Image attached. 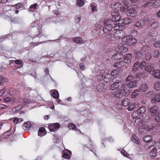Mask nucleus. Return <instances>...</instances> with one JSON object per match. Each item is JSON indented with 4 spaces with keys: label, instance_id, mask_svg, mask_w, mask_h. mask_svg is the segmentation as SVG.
<instances>
[{
    "label": "nucleus",
    "instance_id": "obj_21",
    "mask_svg": "<svg viewBox=\"0 0 160 160\" xmlns=\"http://www.w3.org/2000/svg\"><path fill=\"white\" fill-rule=\"evenodd\" d=\"M96 90L98 92H101L104 89V84L102 83H100L97 87Z\"/></svg>",
    "mask_w": 160,
    "mask_h": 160
},
{
    "label": "nucleus",
    "instance_id": "obj_55",
    "mask_svg": "<svg viewBox=\"0 0 160 160\" xmlns=\"http://www.w3.org/2000/svg\"><path fill=\"white\" fill-rule=\"evenodd\" d=\"M63 158L68 159L70 158L69 155L67 152H64L62 155Z\"/></svg>",
    "mask_w": 160,
    "mask_h": 160
},
{
    "label": "nucleus",
    "instance_id": "obj_2",
    "mask_svg": "<svg viewBox=\"0 0 160 160\" xmlns=\"http://www.w3.org/2000/svg\"><path fill=\"white\" fill-rule=\"evenodd\" d=\"M137 7L136 5H132L128 8L127 13L128 16L134 18L137 16Z\"/></svg>",
    "mask_w": 160,
    "mask_h": 160
},
{
    "label": "nucleus",
    "instance_id": "obj_57",
    "mask_svg": "<svg viewBox=\"0 0 160 160\" xmlns=\"http://www.w3.org/2000/svg\"><path fill=\"white\" fill-rule=\"evenodd\" d=\"M121 153L123 156L125 157H128L129 156V154L124 150H122L121 152Z\"/></svg>",
    "mask_w": 160,
    "mask_h": 160
},
{
    "label": "nucleus",
    "instance_id": "obj_30",
    "mask_svg": "<svg viewBox=\"0 0 160 160\" xmlns=\"http://www.w3.org/2000/svg\"><path fill=\"white\" fill-rule=\"evenodd\" d=\"M139 113L140 115L141 114L144 113L146 111V108L144 106H142L140 107L137 110Z\"/></svg>",
    "mask_w": 160,
    "mask_h": 160
},
{
    "label": "nucleus",
    "instance_id": "obj_10",
    "mask_svg": "<svg viewBox=\"0 0 160 160\" xmlns=\"http://www.w3.org/2000/svg\"><path fill=\"white\" fill-rule=\"evenodd\" d=\"M132 58V55L131 54H128L124 58V62L125 63H128L131 62Z\"/></svg>",
    "mask_w": 160,
    "mask_h": 160
},
{
    "label": "nucleus",
    "instance_id": "obj_44",
    "mask_svg": "<svg viewBox=\"0 0 160 160\" xmlns=\"http://www.w3.org/2000/svg\"><path fill=\"white\" fill-rule=\"evenodd\" d=\"M152 57L151 54L150 53L147 52L145 54V59L147 60H149Z\"/></svg>",
    "mask_w": 160,
    "mask_h": 160
},
{
    "label": "nucleus",
    "instance_id": "obj_7",
    "mask_svg": "<svg viewBox=\"0 0 160 160\" xmlns=\"http://www.w3.org/2000/svg\"><path fill=\"white\" fill-rule=\"evenodd\" d=\"M112 93L115 97L117 98H120L124 95V93L122 89H117L113 92Z\"/></svg>",
    "mask_w": 160,
    "mask_h": 160
},
{
    "label": "nucleus",
    "instance_id": "obj_18",
    "mask_svg": "<svg viewBox=\"0 0 160 160\" xmlns=\"http://www.w3.org/2000/svg\"><path fill=\"white\" fill-rule=\"evenodd\" d=\"M134 53L135 58L138 59H140L143 56V54L141 52L136 51H134Z\"/></svg>",
    "mask_w": 160,
    "mask_h": 160
},
{
    "label": "nucleus",
    "instance_id": "obj_34",
    "mask_svg": "<svg viewBox=\"0 0 160 160\" xmlns=\"http://www.w3.org/2000/svg\"><path fill=\"white\" fill-rule=\"evenodd\" d=\"M8 81V79L4 77H0V85L4 84L5 82H6Z\"/></svg>",
    "mask_w": 160,
    "mask_h": 160
},
{
    "label": "nucleus",
    "instance_id": "obj_17",
    "mask_svg": "<svg viewBox=\"0 0 160 160\" xmlns=\"http://www.w3.org/2000/svg\"><path fill=\"white\" fill-rule=\"evenodd\" d=\"M154 69V68L152 65L150 64L146 66L145 68V70L148 72H151L153 71Z\"/></svg>",
    "mask_w": 160,
    "mask_h": 160
},
{
    "label": "nucleus",
    "instance_id": "obj_3",
    "mask_svg": "<svg viewBox=\"0 0 160 160\" xmlns=\"http://www.w3.org/2000/svg\"><path fill=\"white\" fill-rule=\"evenodd\" d=\"M123 40H125L127 45L129 46L135 44L137 42V40L132 36H128L122 38Z\"/></svg>",
    "mask_w": 160,
    "mask_h": 160
},
{
    "label": "nucleus",
    "instance_id": "obj_1",
    "mask_svg": "<svg viewBox=\"0 0 160 160\" xmlns=\"http://www.w3.org/2000/svg\"><path fill=\"white\" fill-rule=\"evenodd\" d=\"M105 25L103 28V31L105 33H110L113 29L117 30L120 28L119 24L117 22H114L111 20L106 19L104 22Z\"/></svg>",
    "mask_w": 160,
    "mask_h": 160
},
{
    "label": "nucleus",
    "instance_id": "obj_60",
    "mask_svg": "<svg viewBox=\"0 0 160 160\" xmlns=\"http://www.w3.org/2000/svg\"><path fill=\"white\" fill-rule=\"evenodd\" d=\"M15 63L17 65H20L23 63L22 61L20 60H16L14 61Z\"/></svg>",
    "mask_w": 160,
    "mask_h": 160
},
{
    "label": "nucleus",
    "instance_id": "obj_19",
    "mask_svg": "<svg viewBox=\"0 0 160 160\" xmlns=\"http://www.w3.org/2000/svg\"><path fill=\"white\" fill-rule=\"evenodd\" d=\"M152 101L153 102V101L157 102H160V94H156L154 95V97L152 99Z\"/></svg>",
    "mask_w": 160,
    "mask_h": 160
},
{
    "label": "nucleus",
    "instance_id": "obj_63",
    "mask_svg": "<svg viewBox=\"0 0 160 160\" xmlns=\"http://www.w3.org/2000/svg\"><path fill=\"white\" fill-rule=\"evenodd\" d=\"M108 33L105 35L104 37L107 39H109L110 38L112 37L111 33Z\"/></svg>",
    "mask_w": 160,
    "mask_h": 160
},
{
    "label": "nucleus",
    "instance_id": "obj_11",
    "mask_svg": "<svg viewBox=\"0 0 160 160\" xmlns=\"http://www.w3.org/2000/svg\"><path fill=\"white\" fill-rule=\"evenodd\" d=\"M148 88V85L145 83H142L141 84L139 88L140 92H145Z\"/></svg>",
    "mask_w": 160,
    "mask_h": 160
},
{
    "label": "nucleus",
    "instance_id": "obj_24",
    "mask_svg": "<svg viewBox=\"0 0 160 160\" xmlns=\"http://www.w3.org/2000/svg\"><path fill=\"white\" fill-rule=\"evenodd\" d=\"M132 22V19L127 17L122 19V22L124 23L125 24H129Z\"/></svg>",
    "mask_w": 160,
    "mask_h": 160
},
{
    "label": "nucleus",
    "instance_id": "obj_47",
    "mask_svg": "<svg viewBox=\"0 0 160 160\" xmlns=\"http://www.w3.org/2000/svg\"><path fill=\"white\" fill-rule=\"evenodd\" d=\"M119 73V70L118 69L114 70L112 71L111 72V74L112 76L117 75Z\"/></svg>",
    "mask_w": 160,
    "mask_h": 160
},
{
    "label": "nucleus",
    "instance_id": "obj_4",
    "mask_svg": "<svg viewBox=\"0 0 160 160\" xmlns=\"http://www.w3.org/2000/svg\"><path fill=\"white\" fill-rule=\"evenodd\" d=\"M111 15L112 17V21L115 22L119 20L120 16L119 14L118 10H112L111 12Z\"/></svg>",
    "mask_w": 160,
    "mask_h": 160
},
{
    "label": "nucleus",
    "instance_id": "obj_35",
    "mask_svg": "<svg viewBox=\"0 0 160 160\" xmlns=\"http://www.w3.org/2000/svg\"><path fill=\"white\" fill-rule=\"evenodd\" d=\"M51 95L53 98L56 99L58 98L59 96V94L57 91L53 92Z\"/></svg>",
    "mask_w": 160,
    "mask_h": 160
},
{
    "label": "nucleus",
    "instance_id": "obj_64",
    "mask_svg": "<svg viewBox=\"0 0 160 160\" xmlns=\"http://www.w3.org/2000/svg\"><path fill=\"white\" fill-rule=\"evenodd\" d=\"M90 7H91V9L92 12H94L97 11L95 5L91 4L90 5Z\"/></svg>",
    "mask_w": 160,
    "mask_h": 160
},
{
    "label": "nucleus",
    "instance_id": "obj_50",
    "mask_svg": "<svg viewBox=\"0 0 160 160\" xmlns=\"http://www.w3.org/2000/svg\"><path fill=\"white\" fill-rule=\"evenodd\" d=\"M48 128L50 131L51 132H55V131H56V129L54 127L52 124L49 125L48 126Z\"/></svg>",
    "mask_w": 160,
    "mask_h": 160
},
{
    "label": "nucleus",
    "instance_id": "obj_54",
    "mask_svg": "<svg viewBox=\"0 0 160 160\" xmlns=\"http://www.w3.org/2000/svg\"><path fill=\"white\" fill-rule=\"evenodd\" d=\"M159 53L158 51H155L153 52V56L155 58H157L158 57Z\"/></svg>",
    "mask_w": 160,
    "mask_h": 160
},
{
    "label": "nucleus",
    "instance_id": "obj_37",
    "mask_svg": "<svg viewBox=\"0 0 160 160\" xmlns=\"http://www.w3.org/2000/svg\"><path fill=\"white\" fill-rule=\"evenodd\" d=\"M154 86L155 90L157 91L160 90V82H156L154 84Z\"/></svg>",
    "mask_w": 160,
    "mask_h": 160
},
{
    "label": "nucleus",
    "instance_id": "obj_40",
    "mask_svg": "<svg viewBox=\"0 0 160 160\" xmlns=\"http://www.w3.org/2000/svg\"><path fill=\"white\" fill-rule=\"evenodd\" d=\"M125 5L124 6L121 7L120 9L122 11L124 12H126L127 11L128 12V9L129 8L128 6V5L127 4H125Z\"/></svg>",
    "mask_w": 160,
    "mask_h": 160
},
{
    "label": "nucleus",
    "instance_id": "obj_32",
    "mask_svg": "<svg viewBox=\"0 0 160 160\" xmlns=\"http://www.w3.org/2000/svg\"><path fill=\"white\" fill-rule=\"evenodd\" d=\"M139 92H140L139 89L135 90L132 93L131 95L132 97L133 98H135L138 95Z\"/></svg>",
    "mask_w": 160,
    "mask_h": 160
},
{
    "label": "nucleus",
    "instance_id": "obj_6",
    "mask_svg": "<svg viewBox=\"0 0 160 160\" xmlns=\"http://www.w3.org/2000/svg\"><path fill=\"white\" fill-rule=\"evenodd\" d=\"M116 52L122 53L127 52L128 49L127 48L124 47L122 44H119L116 48Z\"/></svg>",
    "mask_w": 160,
    "mask_h": 160
},
{
    "label": "nucleus",
    "instance_id": "obj_45",
    "mask_svg": "<svg viewBox=\"0 0 160 160\" xmlns=\"http://www.w3.org/2000/svg\"><path fill=\"white\" fill-rule=\"evenodd\" d=\"M160 6V0H156L153 3V7L156 8Z\"/></svg>",
    "mask_w": 160,
    "mask_h": 160
},
{
    "label": "nucleus",
    "instance_id": "obj_61",
    "mask_svg": "<svg viewBox=\"0 0 160 160\" xmlns=\"http://www.w3.org/2000/svg\"><path fill=\"white\" fill-rule=\"evenodd\" d=\"M75 19L78 22H79L81 20V17L80 15H78L76 16L75 18Z\"/></svg>",
    "mask_w": 160,
    "mask_h": 160
},
{
    "label": "nucleus",
    "instance_id": "obj_5",
    "mask_svg": "<svg viewBox=\"0 0 160 160\" xmlns=\"http://www.w3.org/2000/svg\"><path fill=\"white\" fill-rule=\"evenodd\" d=\"M120 28L116 31L114 33L113 37L116 39H120L125 35L124 32L120 30Z\"/></svg>",
    "mask_w": 160,
    "mask_h": 160
},
{
    "label": "nucleus",
    "instance_id": "obj_38",
    "mask_svg": "<svg viewBox=\"0 0 160 160\" xmlns=\"http://www.w3.org/2000/svg\"><path fill=\"white\" fill-rule=\"evenodd\" d=\"M110 77V74H107L105 75L104 78L103 80L105 82H108L110 80V78L109 77Z\"/></svg>",
    "mask_w": 160,
    "mask_h": 160
},
{
    "label": "nucleus",
    "instance_id": "obj_41",
    "mask_svg": "<svg viewBox=\"0 0 160 160\" xmlns=\"http://www.w3.org/2000/svg\"><path fill=\"white\" fill-rule=\"evenodd\" d=\"M149 20V18L146 17L144 19L141 20V22H142V26L144 25Z\"/></svg>",
    "mask_w": 160,
    "mask_h": 160
},
{
    "label": "nucleus",
    "instance_id": "obj_12",
    "mask_svg": "<svg viewBox=\"0 0 160 160\" xmlns=\"http://www.w3.org/2000/svg\"><path fill=\"white\" fill-rule=\"evenodd\" d=\"M139 106V103L138 102H135L134 103H131L128 107V110L129 111L133 110L136 107L138 108Z\"/></svg>",
    "mask_w": 160,
    "mask_h": 160
},
{
    "label": "nucleus",
    "instance_id": "obj_52",
    "mask_svg": "<svg viewBox=\"0 0 160 160\" xmlns=\"http://www.w3.org/2000/svg\"><path fill=\"white\" fill-rule=\"evenodd\" d=\"M102 26V25L100 23H97L95 25L94 29L96 30L100 29Z\"/></svg>",
    "mask_w": 160,
    "mask_h": 160
},
{
    "label": "nucleus",
    "instance_id": "obj_39",
    "mask_svg": "<svg viewBox=\"0 0 160 160\" xmlns=\"http://www.w3.org/2000/svg\"><path fill=\"white\" fill-rule=\"evenodd\" d=\"M139 112L138 111L134 112L131 114V116L133 118H138L139 115Z\"/></svg>",
    "mask_w": 160,
    "mask_h": 160
},
{
    "label": "nucleus",
    "instance_id": "obj_23",
    "mask_svg": "<svg viewBox=\"0 0 160 160\" xmlns=\"http://www.w3.org/2000/svg\"><path fill=\"white\" fill-rule=\"evenodd\" d=\"M131 140L132 141L136 144H139L140 142L139 140V139L134 135H132Z\"/></svg>",
    "mask_w": 160,
    "mask_h": 160
},
{
    "label": "nucleus",
    "instance_id": "obj_13",
    "mask_svg": "<svg viewBox=\"0 0 160 160\" xmlns=\"http://www.w3.org/2000/svg\"><path fill=\"white\" fill-rule=\"evenodd\" d=\"M121 4L119 3L113 2L111 4L110 7L112 10H118Z\"/></svg>",
    "mask_w": 160,
    "mask_h": 160
},
{
    "label": "nucleus",
    "instance_id": "obj_26",
    "mask_svg": "<svg viewBox=\"0 0 160 160\" xmlns=\"http://www.w3.org/2000/svg\"><path fill=\"white\" fill-rule=\"evenodd\" d=\"M130 102V100L128 98L124 99L122 102V104L124 107H126Z\"/></svg>",
    "mask_w": 160,
    "mask_h": 160
},
{
    "label": "nucleus",
    "instance_id": "obj_49",
    "mask_svg": "<svg viewBox=\"0 0 160 160\" xmlns=\"http://www.w3.org/2000/svg\"><path fill=\"white\" fill-rule=\"evenodd\" d=\"M54 127L56 129V131L58 130L60 128V125L58 123H55L54 124H52Z\"/></svg>",
    "mask_w": 160,
    "mask_h": 160
},
{
    "label": "nucleus",
    "instance_id": "obj_8",
    "mask_svg": "<svg viewBox=\"0 0 160 160\" xmlns=\"http://www.w3.org/2000/svg\"><path fill=\"white\" fill-rule=\"evenodd\" d=\"M123 57V54L122 53L116 52L112 56V59L113 60H119L121 59Z\"/></svg>",
    "mask_w": 160,
    "mask_h": 160
},
{
    "label": "nucleus",
    "instance_id": "obj_56",
    "mask_svg": "<svg viewBox=\"0 0 160 160\" xmlns=\"http://www.w3.org/2000/svg\"><path fill=\"white\" fill-rule=\"evenodd\" d=\"M68 127L69 128H71L73 130H75L76 128V126L72 123L69 124Z\"/></svg>",
    "mask_w": 160,
    "mask_h": 160
},
{
    "label": "nucleus",
    "instance_id": "obj_27",
    "mask_svg": "<svg viewBox=\"0 0 160 160\" xmlns=\"http://www.w3.org/2000/svg\"><path fill=\"white\" fill-rule=\"evenodd\" d=\"M73 41L78 44H82L83 43V40L80 37L74 38H73Z\"/></svg>",
    "mask_w": 160,
    "mask_h": 160
},
{
    "label": "nucleus",
    "instance_id": "obj_22",
    "mask_svg": "<svg viewBox=\"0 0 160 160\" xmlns=\"http://www.w3.org/2000/svg\"><path fill=\"white\" fill-rule=\"evenodd\" d=\"M153 76L156 78H159L160 77V70H156L153 71L152 73Z\"/></svg>",
    "mask_w": 160,
    "mask_h": 160
},
{
    "label": "nucleus",
    "instance_id": "obj_59",
    "mask_svg": "<svg viewBox=\"0 0 160 160\" xmlns=\"http://www.w3.org/2000/svg\"><path fill=\"white\" fill-rule=\"evenodd\" d=\"M131 36H137L138 34V31L136 30H133L131 32Z\"/></svg>",
    "mask_w": 160,
    "mask_h": 160
},
{
    "label": "nucleus",
    "instance_id": "obj_20",
    "mask_svg": "<svg viewBox=\"0 0 160 160\" xmlns=\"http://www.w3.org/2000/svg\"><path fill=\"white\" fill-rule=\"evenodd\" d=\"M46 134V132L45 131V129L43 128H39L38 135L39 136L42 137Z\"/></svg>",
    "mask_w": 160,
    "mask_h": 160
},
{
    "label": "nucleus",
    "instance_id": "obj_14",
    "mask_svg": "<svg viewBox=\"0 0 160 160\" xmlns=\"http://www.w3.org/2000/svg\"><path fill=\"white\" fill-rule=\"evenodd\" d=\"M119 86V84L118 81H116L112 84L110 87V89L112 90H114L117 88Z\"/></svg>",
    "mask_w": 160,
    "mask_h": 160
},
{
    "label": "nucleus",
    "instance_id": "obj_51",
    "mask_svg": "<svg viewBox=\"0 0 160 160\" xmlns=\"http://www.w3.org/2000/svg\"><path fill=\"white\" fill-rule=\"evenodd\" d=\"M146 65V62L145 61L142 62L141 63H139V67L142 69H145Z\"/></svg>",
    "mask_w": 160,
    "mask_h": 160
},
{
    "label": "nucleus",
    "instance_id": "obj_62",
    "mask_svg": "<svg viewBox=\"0 0 160 160\" xmlns=\"http://www.w3.org/2000/svg\"><path fill=\"white\" fill-rule=\"evenodd\" d=\"M22 3L20 2L18 3L15 5L16 8L18 9L21 8L22 7Z\"/></svg>",
    "mask_w": 160,
    "mask_h": 160
},
{
    "label": "nucleus",
    "instance_id": "obj_46",
    "mask_svg": "<svg viewBox=\"0 0 160 160\" xmlns=\"http://www.w3.org/2000/svg\"><path fill=\"white\" fill-rule=\"evenodd\" d=\"M159 23L158 21H155L151 24V26L153 28H157L159 25Z\"/></svg>",
    "mask_w": 160,
    "mask_h": 160
},
{
    "label": "nucleus",
    "instance_id": "obj_33",
    "mask_svg": "<svg viewBox=\"0 0 160 160\" xmlns=\"http://www.w3.org/2000/svg\"><path fill=\"white\" fill-rule=\"evenodd\" d=\"M20 102L22 103H25L28 104L31 102V100L27 98L21 99H20Z\"/></svg>",
    "mask_w": 160,
    "mask_h": 160
},
{
    "label": "nucleus",
    "instance_id": "obj_36",
    "mask_svg": "<svg viewBox=\"0 0 160 160\" xmlns=\"http://www.w3.org/2000/svg\"><path fill=\"white\" fill-rule=\"evenodd\" d=\"M38 4L37 3H35L33 4L32 5L30 6L29 10L31 11L34 12L35 9L36 8V7Z\"/></svg>",
    "mask_w": 160,
    "mask_h": 160
},
{
    "label": "nucleus",
    "instance_id": "obj_28",
    "mask_svg": "<svg viewBox=\"0 0 160 160\" xmlns=\"http://www.w3.org/2000/svg\"><path fill=\"white\" fill-rule=\"evenodd\" d=\"M152 137L150 135H146L144 137L143 140L146 142H149L152 139Z\"/></svg>",
    "mask_w": 160,
    "mask_h": 160
},
{
    "label": "nucleus",
    "instance_id": "obj_25",
    "mask_svg": "<svg viewBox=\"0 0 160 160\" xmlns=\"http://www.w3.org/2000/svg\"><path fill=\"white\" fill-rule=\"evenodd\" d=\"M136 81H131L128 83L127 86L129 88H132L136 86Z\"/></svg>",
    "mask_w": 160,
    "mask_h": 160
},
{
    "label": "nucleus",
    "instance_id": "obj_16",
    "mask_svg": "<svg viewBox=\"0 0 160 160\" xmlns=\"http://www.w3.org/2000/svg\"><path fill=\"white\" fill-rule=\"evenodd\" d=\"M155 123L158 127H160V114L156 115L154 118Z\"/></svg>",
    "mask_w": 160,
    "mask_h": 160
},
{
    "label": "nucleus",
    "instance_id": "obj_58",
    "mask_svg": "<svg viewBox=\"0 0 160 160\" xmlns=\"http://www.w3.org/2000/svg\"><path fill=\"white\" fill-rule=\"evenodd\" d=\"M133 78L132 75H128L126 79V81L128 82L130 80H132Z\"/></svg>",
    "mask_w": 160,
    "mask_h": 160
},
{
    "label": "nucleus",
    "instance_id": "obj_43",
    "mask_svg": "<svg viewBox=\"0 0 160 160\" xmlns=\"http://www.w3.org/2000/svg\"><path fill=\"white\" fill-rule=\"evenodd\" d=\"M122 91L124 93L123 96H126V95H128L129 93V90L127 87L124 88Z\"/></svg>",
    "mask_w": 160,
    "mask_h": 160
},
{
    "label": "nucleus",
    "instance_id": "obj_31",
    "mask_svg": "<svg viewBox=\"0 0 160 160\" xmlns=\"http://www.w3.org/2000/svg\"><path fill=\"white\" fill-rule=\"evenodd\" d=\"M139 67V62H135L133 66L132 70L135 71H137Z\"/></svg>",
    "mask_w": 160,
    "mask_h": 160
},
{
    "label": "nucleus",
    "instance_id": "obj_42",
    "mask_svg": "<svg viewBox=\"0 0 160 160\" xmlns=\"http://www.w3.org/2000/svg\"><path fill=\"white\" fill-rule=\"evenodd\" d=\"M31 122L29 121H27L26 122H25L23 125V127L26 128H28L31 127Z\"/></svg>",
    "mask_w": 160,
    "mask_h": 160
},
{
    "label": "nucleus",
    "instance_id": "obj_53",
    "mask_svg": "<svg viewBox=\"0 0 160 160\" xmlns=\"http://www.w3.org/2000/svg\"><path fill=\"white\" fill-rule=\"evenodd\" d=\"M142 26V22H141V20L140 21L137 22L135 24L134 26V27H139L140 26Z\"/></svg>",
    "mask_w": 160,
    "mask_h": 160
},
{
    "label": "nucleus",
    "instance_id": "obj_9",
    "mask_svg": "<svg viewBox=\"0 0 160 160\" xmlns=\"http://www.w3.org/2000/svg\"><path fill=\"white\" fill-rule=\"evenodd\" d=\"M158 110V107L154 106L150 108L149 111L151 115L153 116L157 113Z\"/></svg>",
    "mask_w": 160,
    "mask_h": 160
},
{
    "label": "nucleus",
    "instance_id": "obj_48",
    "mask_svg": "<svg viewBox=\"0 0 160 160\" xmlns=\"http://www.w3.org/2000/svg\"><path fill=\"white\" fill-rule=\"evenodd\" d=\"M84 2L83 0H77V4L79 6L81 7L84 5Z\"/></svg>",
    "mask_w": 160,
    "mask_h": 160
},
{
    "label": "nucleus",
    "instance_id": "obj_15",
    "mask_svg": "<svg viewBox=\"0 0 160 160\" xmlns=\"http://www.w3.org/2000/svg\"><path fill=\"white\" fill-rule=\"evenodd\" d=\"M155 1L156 0H143V2H146V3L143 5V7L144 8H147L149 6H151L152 5V3L149 1Z\"/></svg>",
    "mask_w": 160,
    "mask_h": 160
},
{
    "label": "nucleus",
    "instance_id": "obj_29",
    "mask_svg": "<svg viewBox=\"0 0 160 160\" xmlns=\"http://www.w3.org/2000/svg\"><path fill=\"white\" fill-rule=\"evenodd\" d=\"M157 155V152L156 148H154L150 153V155L152 158L156 157Z\"/></svg>",
    "mask_w": 160,
    "mask_h": 160
}]
</instances>
